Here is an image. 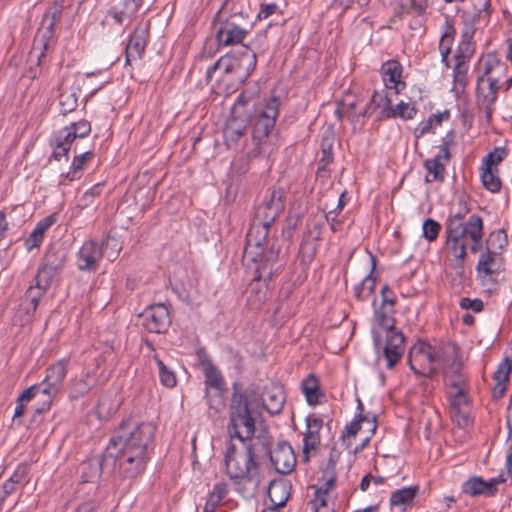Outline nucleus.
I'll return each mask as SVG.
<instances>
[{
    "mask_svg": "<svg viewBox=\"0 0 512 512\" xmlns=\"http://www.w3.org/2000/svg\"><path fill=\"white\" fill-rule=\"evenodd\" d=\"M103 251L95 241H86L77 253V267L81 271H96Z\"/></svg>",
    "mask_w": 512,
    "mask_h": 512,
    "instance_id": "obj_18",
    "label": "nucleus"
},
{
    "mask_svg": "<svg viewBox=\"0 0 512 512\" xmlns=\"http://www.w3.org/2000/svg\"><path fill=\"white\" fill-rule=\"evenodd\" d=\"M32 391H33L32 389H25L17 398L16 406H15L14 414H13L14 422L18 421L19 423H21V421L19 419L24 414L25 406L27 403L32 401V398H31Z\"/></svg>",
    "mask_w": 512,
    "mask_h": 512,
    "instance_id": "obj_52",
    "label": "nucleus"
},
{
    "mask_svg": "<svg viewBox=\"0 0 512 512\" xmlns=\"http://www.w3.org/2000/svg\"><path fill=\"white\" fill-rule=\"evenodd\" d=\"M155 432L152 423L123 421L106 446L102 466H113L121 479L139 477L151 459Z\"/></svg>",
    "mask_w": 512,
    "mask_h": 512,
    "instance_id": "obj_3",
    "label": "nucleus"
},
{
    "mask_svg": "<svg viewBox=\"0 0 512 512\" xmlns=\"http://www.w3.org/2000/svg\"><path fill=\"white\" fill-rule=\"evenodd\" d=\"M255 421L251 416L248 399L244 393L235 391L230 407V421L228 424V434L233 443L238 440V444L244 442H261L254 438Z\"/></svg>",
    "mask_w": 512,
    "mask_h": 512,
    "instance_id": "obj_8",
    "label": "nucleus"
},
{
    "mask_svg": "<svg viewBox=\"0 0 512 512\" xmlns=\"http://www.w3.org/2000/svg\"><path fill=\"white\" fill-rule=\"evenodd\" d=\"M65 7V0H54L42 18L31 51V56H36L38 64H40L42 57L45 56L49 42L54 36L55 26L60 20Z\"/></svg>",
    "mask_w": 512,
    "mask_h": 512,
    "instance_id": "obj_9",
    "label": "nucleus"
},
{
    "mask_svg": "<svg viewBox=\"0 0 512 512\" xmlns=\"http://www.w3.org/2000/svg\"><path fill=\"white\" fill-rule=\"evenodd\" d=\"M143 327L151 333H164L170 325V314L168 308L162 304H155L147 308L142 314Z\"/></svg>",
    "mask_w": 512,
    "mask_h": 512,
    "instance_id": "obj_14",
    "label": "nucleus"
},
{
    "mask_svg": "<svg viewBox=\"0 0 512 512\" xmlns=\"http://www.w3.org/2000/svg\"><path fill=\"white\" fill-rule=\"evenodd\" d=\"M77 138L76 134L73 133V129L70 125L58 130L52 140L53 145V158L60 160L62 157H66L70 150L71 144Z\"/></svg>",
    "mask_w": 512,
    "mask_h": 512,
    "instance_id": "obj_24",
    "label": "nucleus"
},
{
    "mask_svg": "<svg viewBox=\"0 0 512 512\" xmlns=\"http://www.w3.org/2000/svg\"><path fill=\"white\" fill-rule=\"evenodd\" d=\"M265 452L261 442L231 443L225 455L227 475L235 484L258 489L262 481L260 459Z\"/></svg>",
    "mask_w": 512,
    "mask_h": 512,
    "instance_id": "obj_4",
    "label": "nucleus"
},
{
    "mask_svg": "<svg viewBox=\"0 0 512 512\" xmlns=\"http://www.w3.org/2000/svg\"><path fill=\"white\" fill-rule=\"evenodd\" d=\"M278 6L275 3H263L260 6V10L257 14V19H267L269 16L276 13Z\"/></svg>",
    "mask_w": 512,
    "mask_h": 512,
    "instance_id": "obj_63",
    "label": "nucleus"
},
{
    "mask_svg": "<svg viewBox=\"0 0 512 512\" xmlns=\"http://www.w3.org/2000/svg\"><path fill=\"white\" fill-rule=\"evenodd\" d=\"M307 429L303 438V453L307 456L310 451L315 450L321 441L320 430L323 420L318 417L309 416L306 419Z\"/></svg>",
    "mask_w": 512,
    "mask_h": 512,
    "instance_id": "obj_27",
    "label": "nucleus"
},
{
    "mask_svg": "<svg viewBox=\"0 0 512 512\" xmlns=\"http://www.w3.org/2000/svg\"><path fill=\"white\" fill-rule=\"evenodd\" d=\"M291 484L288 480L278 479L270 482L268 496L271 505L268 508L279 509L283 507L290 497Z\"/></svg>",
    "mask_w": 512,
    "mask_h": 512,
    "instance_id": "obj_26",
    "label": "nucleus"
},
{
    "mask_svg": "<svg viewBox=\"0 0 512 512\" xmlns=\"http://www.w3.org/2000/svg\"><path fill=\"white\" fill-rule=\"evenodd\" d=\"M228 492L227 485L224 482L216 483L213 487V490L210 494L209 499L207 500L210 503H214L217 507L218 504L222 501L225 495Z\"/></svg>",
    "mask_w": 512,
    "mask_h": 512,
    "instance_id": "obj_56",
    "label": "nucleus"
},
{
    "mask_svg": "<svg viewBox=\"0 0 512 512\" xmlns=\"http://www.w3.org/2000/svg\"><path fill=\"white\" fill-rule=\"evenodd\" d=\"M70 126L72 127L73 133L76 134L77 138H84L91 132V124L87 120L72 122Z\"/></svg>",
    "mask_w": 512,
    "mask_h": 512,
    "instance_id": "obj_58",
    "label": "nucleus"
},
{
    "mask_svg": "<svg viewBox=\"0 0 512 512\" xmlns=\"http://www.w3.org/2000/svg\"><path fill=\"white\" fill-rule=\"evenodd\" d=\"M506 67L493 57H488L480 64L477 76V105L489 120L494 112L495 103L500 89V80L505 75Z\"/></svg>",
    "mask_w": 512,
    "mask_h": 512,
    "instance_id": "obj_7",
    "label": "nucleus"
},
{
    "mask_svg": "<svg viewBox=\"0 0 512 512\" xmlns=\"http://www.w3.org/2000/svg\"><path fill=\"white\" fill-rule=\"evenodd\" d=\"M256 65V53L248 46H243L237 52L220 57L207 69L206 77L211 80L215 74H219L217 81L225 83L227 91L235 90L249 78Z\"/></svg>",
    "mask_w": 512,
    "mask_h": 512,
    "instance_id": "obj_6",
    "label": "nucleus"
},
{
    "mask_svg": "<svg viewBox=\"0 0 512 512\" xmlns=\"http://www.w3.org/2000/svg\"><path fill=\"white\" fill-rule=\"evenodd\" d=\"M506 482V476L504 473H500L498 476L484 480L480 476H472L463 482L461 490L464 494L476 497L480 495L492 496L499 484Z\"/></svg>",
    "mask_w": 512,
    "mask_h": 512,
    "instance_id": "obj_13",
    "label": "nucleus"
},
{
    "mask_svg": "<svg viewBox=\"0 0 512 512\" xmlns=\"http://www.w3.org/2000/svg\"><path fill=\"white\" fill-rule=\"evenodd\" d=\"M270 460L275 470L280 474H289L296 465V457L290 444L287 442L278 443L270 451Z\"/></svg>",
    "mask_w": 512,
    "mask_h": 512,
    "instance_id": "obj_16",
    "label": "nucleus"
},
{
    "mask_svg": "<svg viewBox=\"0 0 512 512\" xmlns=\"http://www.w3.org/2000/svg\"><path fill=\"white\" fill-rule=\"evenodd\" d=\"M440 230V223L432 218H427L422 225V235L429 242L437 239Z\"/></svg>",
    "mask_w": 512,
    "mask_h": 512,
    "instance_id": "obj_51",
    "label": "nucleus"
},
{
    "mask_svg": "<svg viewBox=\"0 0 512 512\" xmlns=\"http://www.w3.org/2000/svg\"><path fill=\"white\" fill-rule=\"evenodd\" d=\"M381 75L385 89L393 91L394 95H398L405 88V83L401 80L402 66L399 62L390 60L384 63Z\"/></svg>",
    "mask_w": 512,
    "mask_h": 512,
    "instance_id": "obj_20",
    "label": "nucleus"
},
{
    "mask_svg": "<svg viewBox=\"0 0 512 512\" xmlns=\"http://www.w3.org/2000/svg\"><path fill=\"white\" fill-rule=\"evenodd\" d=\"M56 222L54 215H49L40 220L29 236L24 241V246L28 252L39 247L44 240L47 230Z\"/></svg>",
    "mask_w": 512,
    "mask_h": 512,
    "instance_id": "obj_31",
    "label": "nucleus"
},
{
    "mask_svg": "<svg viewBox=\"0 0 512 512\" xmlns=\"http://www.w3.org/2000/svg\"><path fill=\"white\" fill-rule=\"evenodd\" d=\"M460 307L473 312H480L483 309V302L480 299H470L464 297L460 300Z\"/></svg>",
    "mask_w": 512,
    "mask_h": 512,
    "instance_id": "obj_60",
    "label": "nucleus"
},
{
    "mask_svg": "<svg viewBox=\"0 0 512 512\" xmlns=\"http://www.w3.org/2000/svg\"><path fill=\"white\" fill-rule=\"evenodd\" d=\"M511 371V364L508 358H505L497 367V370L494 372V380L496 381V385L494 387V393H498V396L501 397L506 390V383L509 380V374Z\"/></svg>",
    "mask_w": 512,
    "mask_h": 512,
    "instance_id": "obj_41",
    "label": "nucleus"
},
{
    "mask_svg": "<svg viewBox=\"0 0 512 512\" xmlns=\"http://www.w3.org/2000/svg\"><path fill=\"white\" fill-rule=\"evenodd\" d=\"M137 0H121L109 10V15L118 23L123 24L132 19L139 9Z\"/></svg>",
    "mask_w": 512,
    "mask_h": 512,
    "instance_id": "obj_35",
    "label": "nucleus"
},
{
    "mask_svg": "<svg viewBox=\"0 0 512 512\" xmlns=\"http://www.w3.org/2000/svg\"><path fill=\"white\" fill-rule=\"evenodd\" d=\"M302 392L309 405L315 406L320 404L325 398L321 391L318 378L314 374H309L301 383Z\"/></svg>",
    "mask_w": 512,
    "mask_h": 512,
    "instance_id": "obj_34",
    "label": "nucleus"
},
{
    "mask_svg": "<svg viewBox=\"0 0 512 512\" xmlns=\"http://www.w3.org/2000/svg\"><path fill=\"white\" fill-rule=\"evenodd\" d=\"M506 244L507 238L503 230H497L490 234L487 249L480 255L476 266L479 275L487 277L501 270L502 258L500 254Z\"/></svg>",
    "mask_w": 512,
    "mask_h": 512,
    "instance_id": "obj_10",
    "label": "nucleus"
},
{
    "mask_svg": "<svg viewBox=\"0 0 512 512\" xmlns=\"http://www.w3.org/2000/svg\"><path fill=\"white\" fill-rule=\"evenodd\" d=\"M247 34V30L234 22L224 21L217 29L216 37L219 45L228 46L241 43Z\"/></svg>",
    "mask_w": 512,
    "mask_h": 512,
    "instance_id": "obj_22",
    "label": "nucleus"
},
{
    "mask_svg": "<svg viewBox=\"0 0 512 512\" xmlns=\"http://www.w3.org/2000/svg\"><path fill=\"white\" fill-rule=\"evenodd\" d=\"M363 424H368L369 426V430L371 431V433H374L375 430H376V423H375V418H369L367 416H363L361 413H359V415H357L353 421H351L347 426H346V432H347V438L349 439L350 437H355L356 434L362 429L363 427Z\"/></svg>",
    "mask_w": 512,
    "mask_h": 512,
    "instance_id": "obj_43",
    "label": "nucleus"
},
{
    "mask_svg": "<svg viewBox=\"0 0 512 512\" xmlns=\"http://www.w3.org/2000/svg\"><path fill=\"white\" fill-rule=\"evenodd\" d=\"M455 134L453 131H449L442 138L441 144L439 146V152L437 155L444 158V161H450L451 154L450 151L455 147Z\"/></svg>",
    "mask_w": 512,
    "mask_h": 512,
    "instance_id": "obj_50",
    "label": "nucleus"
},
{
    "mask_svg": "<svg viewBox=\"0 0 512 512\" xmlns=\"http://www.w3.org/2000/svg\"><path fill=\"white\" fill-rule=\"evenodd\" d=\"M81 176L80 173L71 167L69 172L60 176L59 185H69L72 181L79 179Z\"/></svg>",
    "mask_w": 512,
    "mask_h": 512,
    "instance_id": "obj_64",
    "label": "nucleus"
},
{
    "mask_svg": "<svg viewBox=\"0 0 512 512\" xmlns=\"http://www.w3.org/2000/svg\"><path fill=\"white\" fill-rule=\"evenodd\" d=\"M380 294L381 306H383V308L389 307L388 312H394V306L397 302V298L393 290L388 285H384L381 288Z\"/></svg>",
    "mask_w": 512,
    "mask_h": 512,
    "instance_id": "obj_55",
    "label": "nucleus"
},
{
    "mask_svg": "<svg viewBox=\"0 0 512 512\" xmlns=\"http://www.w3.org/2000/svg\"><path fill=\"white\" fill-rule=\"evenodd\" d=\"M28 475L29 466L26 463H20L17 465L13 474L3 484V499L18 489L23 488L29 481Z\"/></svg>",
    "mask_w": 512,
    "mask_h": 512,
    "instance_id": "obj_32",
    "label": "nucleus"
},
{
    "mask_svg": "<svg viewBox=\"0 0 512 512\" xmlns=\"http://www.w3.org/2000/svg\"><path fill=\"white\" fill-rule=\"evenodd\" d=\"M483 186L492 193H496L501 188V180L498 175V169L484 168L481 173Z\"/></svg>",
    "mask_w": 512,
    "mask_h": 512,
    "instance_id": "obj_45",
    "label": "nucleus"
},
{
    "mask_svg": "<svg viewBox=\"0 0 512 512\" xmlns=\"http://www.w3.org/2000/svg\"><path fill=\"white\" fill-rule=\"evenodd\" d=\"M453 29L448 26L447 30L442 34L439 42V51L441 55L442 63L448 68V55L451 52V47L453 44Z\"/></svg>",
    "mask_w": 512,
    "mask_h": 512,
    "instance_id": "obj_46",
    "label": "nucleus"
},
{
    "mask_svg": "<svg viewBox=\"0 0 512 512\" xmlns=\"http://www.w3.org/2000/svg\"><path fill=\"white\" fill-rule=\"evenodd\" d=\"M97 384L94 374L90 372H82L79 376H75L70 380L69 397L78 399L87 395Z\"/></svg>",
    "mask_w": 512,
    "mask_h": 512,
    "instance_id": "obj_30",
    "label": "nucleus"
},
{
    "mask_svg": "<svg viewBox=\"0 0 512 512\" xmlns=\"http://www.w3.org/2000/svg\"><path fill=\"white\" fill-rule=\"evenodd\" d=\"M456 63L453 67V82L455 90H463L467 84L468 63L463 56H456Z\"/></svg>",
    "mask_w": 512,
    "mask_h": 512,
    "instance_id": "obj_42",
    "label": "nucleus"
},
{
    "mask_svg": "<svg viewBox=\"0 0 512 512\" xmlns=\"http://www.w3.org/2000/svg\"><path fill=\"white\" fill-rule=\"evenodd\" d=\"M404 351V335L396 329H389L386 332V344L384 347L387 368L394 367L404 354Z\"/></svg>",
    "mask_w": 512,
    "mask_h": 512,
    "instance_id": "obj_19",
    "label": "nucleus"
},
{
    "mask_svg": "<svg viewBox=\"0 0 512 512\" xmlns=\"http://www.w3.org/2000/svg\"><path fill=\"white\" fill-rule=\"evenodd\" d=\"M27 389L33 390L31 392L32 400H34L36 397L40 398V403L34 406V412L36 414H41L48 411L51 408L54 399L59 394L58 390L43 380L38 384L28 387Z\"/></svg>",
    "mask_w": 512,
    "mask_h": 512,
    "instance_id": "obj_21",
    "label": "nucleus"
},
{
    "mask_svg": "<svg viewBox=\"0 0 512 512\" xmlns=\"http://www.w3.org/2000/svg\"><path fill=\"white\" fill-rule=\"evenodd\" d=\"M78 97L79 88L63 86L59 94L60 113L66 115L74 111L78 105Z\"/></svg>",
    "mask_w": 512,
    "mask_h": 512,
    "instance_id": "obj_39",
    "label": "nucleus"
},
{
    "mask_svg": "<svg viewBox=\"0 0 512 512\" xmlns=\"http://www.w3.org/2000/svg\"><path fill=\"white\" fill-rule=\"evenodd\" d=\"M393 91L386 89L381 91H375L372 94L369 104L365 110V115H372L377 112V119L384 120L389 119L385 116L386 110L392 109V96Z\"/></svg>",
    "mask_w": 512,
    "mask_h": 512,
    "instance_id": "obj_23",
    "label": "nucleus"
},
{
    "mask_svg": "<svg viewBox=\"0 0 512 512\" xmlns=\"http://www.w3.org/2000/svg\"><path fill=\"white\" fill-rule=\"evenodd\" d=\"M433 124L434 118H428L427 120L421 121L414 130L415 137L420 138L431 132Z\"/></svg>",
    "mask_w": 512,
    "mask_h": 512,
    "instance_id": "obj_62",
    "label": "nucleus"
},
{
    "mask_svg": "<svg viewBox=\"0 0 512 512\" xmlns=\"http://www.w3.org/2000/svg\"><path fill=\"white\" fill-rule=\"evenodd\" d=\"M93 157V153L90 151L84 152L76 157H74L71 167L76 170L78 173L82 175L83 166L86 162L91 160Z\"/></svg>",
    "mask_w": 512,
    "mask_h": 512,
    "instance_id": "obj_59",
    "label": "nucleus"
},
{
    "mask_svg": "<svg viewBox=\"0 0 512 512\" xmlns=\"http://www.w3.org/2000/svg\"><path fill=\"white\" fill-rule=\"evenodd\" d=\"M388 309L389 307L383 308V306H380L379 308L375 307L374 309V316L377 323L386 328L387 331L389 329H395L393 327V319L390 316L393 312H388Z\"/></svg>",
    "mask_w": 512,
    "mask_h": 512,
    "instance_id": "obj_54",
    "label": "nucleus"
},
{
    "mask_svg": "<svg viewBox=\"0 0 512 512\" xmlns=\"http://www.w3.org/2000/svg\"><path fill=\"white\" fill-rule=\"evenodd\" d=\"M205 376L207 404L210 409L219 412L225 408V381L217 367L210 361L202 362Z\"/></svg>",
    "mask_w": 512,
    "mask_h": 512,
    "instance_id": "obj_11",
    "label": "nucleus"
},
{
    "mask_svg": "<svg viewBox=\"0 0 512 512\" xmlns=\"http://www.w3.org/2000/svg\"><path fill=\"white\" fill-rule=\"evenodd\" d=\"M254 100L255 95L250 92H243L237 97L223 131L224 140L228 146L236 144L245 135L250 122L252 148L248 156L269 159L278 149L275 124L280 101L276 96L257 103Z\"/></svg>",
    "mask_w": 512,
    "mask_h": 512,
    "instance_id": "obj_1",
    "label": "nucleus"
},
{
    "mask_svg": "<svg viewBox=\"0 0 512 512\" xmlns=\"http://www.w3.org/2000/svg\"><path fill=\"white\" fill-rule=\"evenodd\" d=\"M445 234L450 265L455 270L462 269L467 256L466 238L472 242L470 250L473 253L481 247L483 220L479 215L472 214L463 222L462 216L457 214L448 219Z\"/></svg>",
    "mask_w": 512,
    "mask_h": 512,
    "instance_id": "obj_5",
    "label": "nucleus"
},
{
    "mask_svg": "<svg viewBox=\"0 0 512 512\" xmlns=\"http://www.w3.org/2000/svg\"><path fill=\"white\" fill-rule=\"evenodd\" d=\"M56 275V273L50 271L49 268L42 264L36 275L35 285L44 290H47L50 287L52 280Z\"/></svg>",
    "mask_w": 512,
    "mask_h": 512,
    "instance_id": "obj_53",
    "label": "nucleus"
},
{
    "mask_svg": "<svg viewBox=\"0 0 512 512\" xmlns=\"http://www.w3.org/2000/svg\"><path fill=\"white\" fill-rule=\"evenodd\" d=\"M334 465L332 458H330L327 478L321 485L314 486V497L312 500H315L320 506H323L324 503H329L334 498V495H332L336 482V476L333 471Z\"/></svg>",
    "mask_w": 512,
    "mask_h": 512,
    "instance_id": "obj_29",
    "label": "nucleus"
},
{
    "mask_svg": "<svg viewBox=\"0 0 512 512\" xmlns=\"http://www.w3.org/2000/svg\"><path fill=\"white\" fill-rule=\"evenodd\" d=\"M371 269L369 274L354 287V296L360 301L367 300L375 290L376 278L373 276V272L376 268V258L370 254Z\"/></svg>",
    "mask_w": 512,
    "mask_h": 512,
    "instance_id": "obj_36",
    "label": "nucleus"
},
{
    "mask_svg": "<svg viewBox=\"0 0 512 512\" xmlns=\"http://www.w3.org/2000/svg\"><path fill=\"white\" fill-rule=\"evenodd\" d=\"M448 396L452 409L460 414L464 413L465 407L468 405L467 384L463 375L448 377Z\"/></svg>",
    "mask_w": 512,
    "mask_h": 512,
    "instance_id": "obj_17",
    "label": "nucleus"
},
{
    "mask_svg": "<svg viewBox=\"0 0 512 512\" xmlns=\"http://www.w3.org/2000/svg\"><path fill=\"white\" fill-rule=\"evenodd\" d=\"M507 156V151L503 147H496L492 152L488 153L483 160L484 168L495 169L496 166Z\"/></svg>",
    "mask_w": 512,
    "mask_h": 512,
    "instance_id": "obj_49",
    "label": "nucleus"
},
{
    "mask_svg": "<svg viewBox=\"0 0 512 512\" xmlns=\"http://www.w3.org/2000/svg\"><path fill=\"white\" fill-rule=\"evenodd\" d=\"M283 197L282 188L268 190L247 233L244 259L254 263V281L271 280L279 268L280 248L277 240L269 238V231L284 208Z\"/></svg>",
    "mask_w": 512,
    "mask_h": 512,
    "instance_id": "obj_2",
    "label": "nucleus"
},
{
    "mask_svg": "<svg viewBox=\"0 0 512 512\" xmlns=\"http://www.w3.org/2000/svg\"><path fill=\"white\" fill-rule=\"evenodd\" d=\"M408 361L411 370L418 375L430 376L438 369L436 349L422 341L410 348Z\"/></svg>",
    "mask_w": 512,
    "mask_h": 512,
    "instance_id": "obj_12",
    "label": "nucleus"
},
{
    "mask_svg": "<svg viewBox=\"0 0 512 512\" xmlns=\"http://www.w3.org/2000/svg\"><path fill=\"white\" fill-rule=\"evenodd\" d=\"M65 262L64 254L58 252H48L43 260V265L49 268L50 271L58 274L63 268Z\"/></svg>",
    "mask_w": 512,
    "mask_h": 512,
    "instance_id": "obj_48",
    "label": "nucleus"
},
{
    "mask_svg": "<svg viewBox=\"0 0 512 512\" xmlns=\"http://www.w3.org/2000/svg\"><path fill=\"white\" fill-rule=\"evenodd\" d=\"M67 372V361L64 359L58 360L47 367L43 381L60 392L67 376Z\"/></svg>",
    "mask_w": 512,
    "mask_h": 512,
    "instance_id": "obj_33",
    "label": "nucleus"
},
{
    "mask_svg": "<svg viewBox=\"0 0 512 512\" xmlns=\"http://www.w3.org/2000/svg\"><path fill=\"white\" fill-rule=\"evenodd\" d=\"M448 163L449 161H444V158L439 155L425 160L424 167L427 170L426 182H443L445 179V167Z\"/></svg>",
    "mask_w": 512,
    "mask_h": 512,
    "instance_id": "obj_38",
    "label": "nucleus"
},
{
    "mask_svg": "<svg viewBox=\"0 0 512 512\" xmlns=\"http://www.w3.org/2000/svg\"><path fill=\"white\" fill-rule=\"evenodd\" d=\"M172 288L177 297L187 305L199 306L202 303L203 296L196 277L187 275L185 279H175Z\"/></svg>",
    "mask_w": 512,
    "mask_h": 512,
    "instance_id": "obj_15",
    "label": "nucleus"
},
{
    "mask_svg": "<svg viewBox=\"0 0 512 512\" xmlns=\"http://www.w3.org/2000/svg\"><path fill=\"white\" fill-rule=\"evenodd\" d=\"M418 491V486H408L392 492L389 500L391 507L399 512H405L413 507Z\"/></svg>",
    "mask_w": 512,
    "mask_h": 512,
    "instance_id": "obj_28",
    "label": "nucleus"
},
{
    "mask_svg": "<svg viewBox=\"0 0 512 512\" xmlns=\"http://www.w3.org/2000/svg\"><path fill=\"white\" fill-rule=\"evenodd\" d=\"M45 292H46V290H44L36 285H32L27 289V291L25 293L23 305H24V309L26 310V312L28 314L36 311L38 302L41 299V297L44 295Z\"/></svg>",
    "mask_w": 512,
    "mask_h": 512,
    "instance_id": "obj_44",
    "label": "nucleus"
},
{
    "mask_svg": "<svg viewBox=\"0 0 512 512\" xmlns=\"http://www.w3.org/2000/svg\"><path fill=\"white\" fill-rule=\"evenodd\" d=\"M155 361L159 369V379L162 385L168 388L174 387L177 383L174 371L169 369L159 358L155 357Z\"/></svg>",
    "mask_w": 512,
    "mask_h": 512,
    "instance_id": "obj_47",
    "label": "nucleus"
},
{
    "mask_svg": "<svg viewBox=\"0 0 512 512\" xmlns=\"http://www.w3.org/2000/svg\"><path fill=\"white\" fill-rule=\"evenodd\" d=\"M475 8L478 11V18L486 21L490 15V1L489 0H475Z\"/></svg>",
    "mask_w": 512,
    "mask_h": 512,
    "instance_id": "obj_61",
    "label": "nucleus"
},
{
    "mask_svg": "<svg viewBox=\"0 0 512 512\" xmlns=\"http://www.w3.org/2000/svg\"><path fill=\"white\" fill-rule=\"evenodd\" d=\"M508 409L510 412H512V396H511V400H510ZM508 439L511 440V445L509 446L508 453L506 456L507 471L503 472L506 476V480L512 473V422H510V421H508Z\"/></svg>",
    "mask_w": 512,
    "mask_h": 512,
    "instance_id": "obj_57",
    "label": "nucleus"
},
{
    "mask_svg": "<svg viewBox=\"0 0 512 512\" xmlns=\"http://www.w3.org/2000/svg\"><path fill=\"white\" fill-rule=\"evenodd\" d=\"M417 109L410 102L400 101L396 105L392 104V109L386 110L385 116L389 119L400 118L402 120H411L415 117Z\"/></svg>",
    "mask_w": 512,
    "mask_h": 512,
    "instance_id": "obj_40",
    "label": "nucleus"
},
{
    "mask_svg": "<svg viewBox=\"0 0 512 512\" xmlns=\"http://www.w3.org/2000/svg\"><path fill=\"white\" fill-rule=\"evenodd\" d=\"M146 48V36L144 30H135L126 45L125 62L133 65L141 60Z\"/></svg>",
    "mask_w": 512,
    "mask_h": 512,
    "instance_id": "obj_25",
    "label": "nucleus"
},
{
    "mask_svg": "<svg viewBox=\"0 0 512 512\" xmlns=\"http://www.w3.org/2000/svg\"><path fill=\"white\" fill-rule=\"evenodd\" d=\"M262 402L264 408L273 415L281 412L285 398L280 388H266L262 395Z\"/></svg>",
    "mask_w": 512,
    "mask_h": 512,
    "instance_id": "obj_37",
    "label": "nucleus"
}]
</instances>
